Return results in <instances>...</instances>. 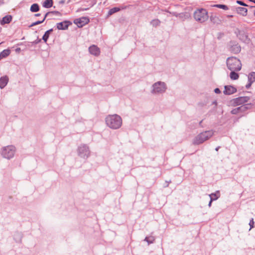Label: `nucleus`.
<instances>
[{
  "label": "nucleus",
  "mask_w": 255,
  "mask_h": 255,
  "mask_svg": "<svg viewBox=\"0 0 255 255\" xmlns=\"http://www.w3.org/2000/svg\"><path fill=\"white\" fill-rule=\"evenodd\" d=\"M90 1L89 6L90 7H92L95 4H96L97 1L96 0H88L87 1V2H89Z\"/></svg>",
  "instance_id": "32"
},
{
  "label": "nucleus",
  "mask_w": 255,
  "mask_h": 255,
  "mask_svg": "<svg viewBox=\"0 0 255 255\" xmlns=\"http://www.w3.org/2000/svg\"><path fill=\"white\" fill-rule=\"evenodd\" d=\"M43 22V20H38V21H36L31 23V25L29 26V27H32V26H34L35 25L41 24V23H42Z\"/></svg>",
  "instance_id": "31"
},
{
  "label": "nucleus",
  "mask_w": 255,
  "mask_h": 255,
  "mask_svg": "<svg viewBox=\"0 0 255 255\" xmlns=\"http://www.w3.org/2000/svg\"><path fill=\"white\" fill-rule=\"evenodd\" d=\"M254 14H255V11H254Z\"/></svg>",
  "instance_id": "53"
},
{
  "label": "nucleus",
  "mask_w": 255,
  "mask_h": 255,
  "mask_svg": "<svg viewBox=\"0 0 255 255\" xmlns=\"http://www.w3.org/2000/svg\"><path fill=\"white\" fill-rule=\"evenodd\" d=\"M172 14V15L176 17H179V13H177L176 12H173L172 13H171Z\"/></svg>",
  "instance_id": "39"
},
{
  "label": "nucleus",
  "mask_w": 255,
  "mask_h": 255,
  "mask_svg": "<svg viewBox=\"0 0 255 255\" xmlns=\"http://www.w3.org/2000/svg\"><path fill=\"white\" fill-rule=\"evenodd\" d=\"M250 1H252L253 2H254L255 3V0H249Z\"/></svg>",
  "instance_id": "49"
},
{
  "label": "nucleus",
  "mask_w": 255,
  "mask_h": 255,
  "mask_svg": "<svg viewBox=\"0 0 255 255\" xmlns=\"http://www.w3.org/2000/svg\"><path fill=\"white\" fill-rule=\"evenodd\" d=\"M250 99V98L248 96L239 97L235 98L233 100V103L235 106H238L240 105H244L247 103Z\"/></svg>",
  "instance_id": "9"
},
{
  "label": "nucleus",
  "mask_w": 255,
  "mask_h": 255,
  "mask_svg": "<svg viewBox=\"0 0 255 255\" xmlns=\"http://www.w3.org/2000/svg\"><path fill=\"white\" fill-rule=\"evenodd\" d=\"M248 83L246 85V87L247 89H249L250 88V87L251 86L252 83H253V81H251V80H248Z\"/></svg>",
  "instance_id": "36"
},
{
  "label": "nucleus",
  "mask_w": 255,
  "mask_h": 255,
  "mask_svg": "<svg viewBox=\"0 0 255 255\" xmlns=\"http://www.w3.org/2000/svg\"><path fill=\"white\" fill-rule=\"evenodd\" d=\"M72 24V22L69 20H64L62 22L57 23L56 24L57 28L59 30H66L68 29L69 25Z\"/></svg>",
  "instance_id": "11"
},
{
  "label": "nucleus",
  "mask_w": 255,
  "mask_h": 255,
  "mask_svg": "<svg viewBox=\"0 0 255 255\" xmlns=\"http://www.w3.org/2000/svg\"><path fill=\"white\" fill-rule=\"evenodd\" d=\"M237 3L239 4L242 6H248V5L247 4H246L244 2H243V1H241V0H237Z\"/></svg>",
  "instance_id": "37"
},
{
  "label": "nucleus",
  "mask_w": 255,
  "mask_h": 255,
  "mask_svg": "<svg viewBox=\"0 0 255 255\" xmlns=\"http://www.w3.org/2000/svg\"><path fill=\"white\" fill-rule=\"evenodd\" d=\"M144 241L147 242L148 244H150L154 242L155 239L153 236L146 237Z\"/></svg>",
  "instance_id": "27"
},
{
  "label": "nucleus",
  "mask_w": 255,
  "mask_h": 255,
  "mask_svg": "<svg viewBox=\"0 0 255 255\" xmlns=\"http://www.w3.org/2000/svg\"><path fill=\"white\" fill-rule=\"evenodd\" d=\"M89 19L87 17H82L74 20V23L77 25L78 27H82L89 22Z\"/></svg>",
  "instance_id": "10"
},
{
  "label": "nucleus",
  "mask_w": 255,
  "mask_h": 255,
  "mask_svg": "<svg viewBox=\"0 0 255 255\" xmlns=\"http://www.w3.org/2000/svg\"><path fill=\"white\" fill-rule=\"evenodd\" d=\"M193 16L196 21L200 23H203L209 18L207 10L203 8H198L195 10Z\"/></svg>",
  "instance_id": "4"
},
{
  "label": "nucleus",
  "mask_w": 255,
  "mask_h": 255,
  "mask_svg": "<svg viewBox=\"0 0 255 255\" xmlns=\"http://www.w3.org/2000/svg\"><path fill=\"white\" fill-rule=\"evenodd\" d=\"M220 146H218L217 147H216V148H215L216 151H218L219 150V149H220Z\"/></svg>",
  "instance_id": "46"
},
{
  "label": "nucleus",
  "mask_w": 255,
  "mask_h": 255,
  "mask_svg": "<svg viewBox=\"0 0 255 255\" xmlns=\"http://www.w3.org/2000/svg\"><path fill=\"white\" fill-rule=\"evenodd\" d=\"M241 47L238 43H234L230 47L231 52L234 54H238L241 52Z\"/></svg>",
  "instance_id": "14"
},
{
  "label": "nucleus",
  "mask_w": 255,
  "mask_h": 255,
  "mask_svg": "<svg viewBox=\"0 0 255 255\" xmlns=\"http://www.w3.org/2000/svg\"><path fill=\"white\" fill-rule=\"evenodd\" d=\"M237 11L238 14L243 16H246L248 13V9L245 7H239L237 8Z\"/></svg>",
  "instance_id": "18"
},
{
  "label": "nucleus",
  "mask_w": 255,
  "mask_h": 255,
  "mask_svg": "<svg viewBox=\"0 0 255 255\" xmlns=\"http://www.w3.org/2000/svg\"><path fill=\"white\" fill-rule=\"evenodd\" d=\"M51 14H55L58 16H61V13L58 11H50Z\"/></svg>",
  "instance_id": "35"
},
{
  "label": "nucleus",
  "mask_w": 255,
  "mask_h": 255,
  "mask_svg": "<svg viewBox=\"0 0 255 255\" xmlns=\"http://www.w3.org/2000/svg\"><path fill=\"white\" fill-rule=\"evenodd\" d=\"M21 49L20 48H17L16 49H15V51L16 52H19L20 51Z\"/></svg>",
  "instance_id": "45"
},
{
  "label": "nucleus",
  "mask_w": 255,
  "mask_h": 255,
  "mask_svg": "<svg viewBox=\"0 0 255 255\" xmlns=\"http://www.w3.org/2000/svg\"><path fill=\"white\" fill-rule=\"evenodd\" d=\"M237 37L242 42L244 43H248L250 41V39L248 37V35L247 33L243 30H240L237 29L235 32Z\"/></svg>",
  "instance_id": "8"
},
{
  "label": "nucleus",
  "mask_w": 255,
  "mask_h": 255,
  "mask_svg": "<svg viewBox=\"0 0 255 255\" xmlns=\"http://www.w3.org/2000/svg\"><path fill=\"white\" fill-rule=\"evenodd\" d=\"M9 79L7 76H4L0 78V88L3 89L8 83Z\"/></svg>",
  "instance_id": "15"
},
{
  "label": "nucleus",
  "mask_w": 255,
  "mask_h": 255,
  "mask_svg": "<svg viewBox=\"0 0 255 255\" xmlns=\"http://www.w3.org/2000/svg\"><path fill=\"white\" fill-rule=\"evenodd\" d=\"M210 20L213 23H218L219 22V17L216 15H211L210 17Z\"/></svg>",
  "instance_id": "26"
},
{
  "label": "nucleus",
  "mask_w": 255,
  "mask_h": 255,
  "mask_svg": "<svg viewBox=\"0 0 255 255\" xmlns=\"http://www.w3.org/2000/svg\"><path fill=\"white\" fill-rule=\"evenodd\" d=\"M150 23L153 26H154V27H156L158 25H159L160 23V21L159 19H153L152 20L151 22H150Z\"/></svg>",
  "instance_id": "29"
},
{
  "label": "nucleus",
  "mask_w": 255,
  "mask_h": 255,
  "mask_svg": "<svg viewBox=\"0 0 255 255\" xmlns=\"http://www.w3.org/2000/svg\"><path fill=\"white\" fill-rule=\"evenodd\" d=\"M53 3V0H45L43 6L45 8H50L52 6Z\"/></svg>",
  "instance_id": "23"
},
{
  "label": "nucleus",
  "mask_w": 255,
  "mask_h": 255,
  "mask_svg": "<svg viewBox=\"0 0 255 255\" xmlns=\"http://www.w3.org/2000/svg\"><path fill=\"white\" fill-rule=\"evenodd\" d=\"M252 106V104H247L243 105L242 106L239 107L240 113L246 112L247 110L251 109Z\"/></svg>",
  "instance_id": "16"
},
{
  "label": "nucleus",
  "mask_w": 255,
  "mask_h": 255,
  "mask_svg": "<svg viewBox=\"0 0 255 255\" xmlns=\"http://www.w3.org/2000/svg\"><path fill=\"white\" fill-rule=\"evenodd\" d=\"M89 51L91 54L95 56H98L101 53L100 48L95 45L90 46L89 47Z\"/></svg>",
  "instance_id": "12"
},
{
  "label": "nucleus",
  "mask_w": 255,
  "mask_h": 255,
  "mask_svg": "<svg viewBox=\"0 0 255 255\" xmlns=\"http://www.w3.org/2000/svg\"><path fill=\"white\" fill-rule=\"evenodd\" d=\"M152 87L153 89L151 91V93L154 94L164 93L167 89L165 83L161 81L154 83Z\"/></svg>",
  "instance_id": "6"
},
{
  "label": "nucleus",
  "mask_w": 255,
  "mask_h": 255,
  "mask_svg": "<svg viewBox=\"0 0 255 255\" xmlns=\"http://www.w3.org/2000/svg\"><path fill=\"white\" fill-rule=\"evenodd\" d=\"M237 92V89L234 86L228 85L225 86L224 93L225 95H230L235 93Z\"/></svg>",
  "instance_id": "13"
},
{
  "label": "nucleus",
  "mask_w": 255,
  "mask_h": 255,
  "mask_svg": "<svg viewBox=\"0 0 255 255\" xmlns=\"http://www.w3.org/2000/svg\"><path fill=\"white\" fill-rule=\"evenodd\" d=\"M228 17H233V15H229L227 16Z\"/></svg>",
  "instance_id": "50"
},
{
  "label": "nucleus",
  "mask_w": 255,
  "mask_h": 255,
  "mask_svg": "<svg viewBox=\"0 0 255 255\" xmlns=\"http://www.w3.org/2000/svg\"><path fill=\"white\" fill-rule=\"evenodd\" d=\"M214 134L212 130H206L198 134L194 139L193 143L194 145H199L210 138Z\"/></svg>",
  "instance_id": "2"
},
{
  "label": "nucleus",
  "mask_w": 255,
  "mask_h": 255,
  "mask_svg": "<svg viewBox=\"0 0 255 255\" xmlns=\"http://www.w3.org/2000/svg\"><path fill=\"white\" fill-rule=\"evenodd\" d=\"M52 31H53V29L51 28V29H50L47 30L45 32V33L44 34V35L42 37V39L44 41V42H45V43L47 42V40L49 38V35H50L51 32Z\"/></svg>",
  "instance_id": "21"
},
{
  "label": "nucleus",
  "mask_w": 255,
  "mask_h": 255,
  "mask_svg": "<svg viewBox=\"0 0 255 255\" xmlns=\"http://www.w3.org/2000/svg\"><path fill=\"white\" fill-rule=\"evenodd\" d=\"M41 15L40 13H37L35 14V16H39Z\"/></svg>",
  "instance_id": "47"
},
{
  "label": "nucleus",
  "mask_w": 255,
  "mask_h": 255,
  "mask_svg": "<svg viewBox=\"0 0 255 255\" xmlns=\"http://www.w3.org/2000/svg\"><path fill=\"white\" fill-rule=\"evenodd\" d=\"M213 201V198H212V197L211 196V199H210V202H209V204H208L209 207H210L211 206L212 202V201Z\"/></svg>",
  "instance_id": "42"
},
{
  "label": "nucleus",
  "mask_w": 255,
  "mask_h": 255,
  "mask_svg": "<svg viewBox=\"0 0 255 255\" xmlns=\"http://www.w3.org/2000/svg\"><path fill=\"white\" fill-rule=\"evenodd\" d=\"M64 3H65L64 0H61L59 1V3H60V4H64Z\"/></svg>",
  "instance_id": "43"
},
{
  "label": "nucleus",
  "mask_w": 255,
  "mask_h": 255,
  "mask_svg": "<svg viewBox=\"0 0 255 255\" xmlns=\"http://www.w3.org/2000/svg\"><path fill=\"white\" fill-rule=\"evenodd\" d=\"M22 44L20 43V44H18V45H21Z\"/></svg>",
  "instance_id": "52"
},
{
  "label": "nucleus",
  "mask_w": 255,
  "mask_h": 255,
  "mask_svg": "<svg viewBox=\"0 0 255 255\" xmlns=\"http://www.w3.org/2000/svg\"><path fill=\"white\" fill-rule=\"evenodd\" d=\"M230 71H231L230 73V78L233 80H236L238 79V78H239V75L237 72H236V70H230Z\"/></svg>",
  "instance_id": "22"
},
{
  "label": "nucleus",
  "mask_w": 255,
  "mask_h": 255,
  "mask_svg": "<svg viewBox=\"0 0 255 255\" xmlns=\"http://www.w3.org/2000/svg\"><path fill=\"white\" fill-rule=\"evenodd\" d=\"M10 54V50L8 49H4L0 53V60L6 58Z\"/></svg>",
  "instance_id": "19"
},
{
  "label": "nucleus",
  "mask_w": 255,
  "mask_h": 255,
  "mask_svg": "<svg viewBox=\"0 0 255 255\" xmlns=\"http://www.w3.org/2000/svg\"><path fill=\"white\" fill-rule=\"evenodd\" d=\"M88 9H89V8H83V9H82V10H83V11H84V10H87Z\"/></svg>",
  "instance_id": "48"
},
{
  "label": "nucleus",
  "mask_w": 255,
  "mask_h": 255,
  "mask_svg": "<svg viewBox=\"0 0 255 255\" xmlns=\"http://www.w3.org/2000/svg\"><path fill=\"white\" fill-rule=\"evenodd\" d=\"M49 14H51L50 11L46 13L43 19L42 20H43V21H44L45 20V19H46V17L47 16V15H49Z\"/></svg>",
  "instance_id": "41"
},
{
  "label": "nucleus",
  "mask_w": 255,
  "mask_h": 255,
  "mask_svg": "<svg viewBox=\"0 0 255 255\" xmlns=\"http://www.w3.org/2000/svg\"><path fill=\"white\" fill-rule=\"evenodd\" d=\"M202 121H201L199 123V125H200V126L201 125V124H202Z\"/></svg>",
  "instance_id": "51"
},
{
  "label": "nucleus",
  "mask_w": 255,
  "mask_h": 255,
  "mask_svg": "<svg viewBox=\"0 0 255 255\" xmlns=\"http://www.w3.org/2000/svg\"><path fill=\"white\" fill-rule=\"evenodd\" d=\"M105 122L107 126L113 129L120 128L123 124L122 118L117 114L107 116L105 118Z\"/></svg>",
  "instance_id": "1"
},
{
  "label": "nucleus",
  "mask_w": 255,
  "mask_h": 255,
  "mask_svg": "<svg viewBox=\"0 0 255 255\" xmlns=\"http://www.w3.org/2000/svg\"><path fill=\"white\" fill-rule=\"evenodd\" d=\"M78 155L81 158L87 159L90 155L89 147L85 144H81L77 149Z\"/></svg>",
  "instance_id": "7"
},
{
  "label": "nucleus",
  "mask_w": 255,
  "mask_h": 255,
  "mask_svg": "<svg viewBox=\"0 0 255 255\" xmlns=\"http://www.w3.org/2000/svg\"><path fill=\"white\" fill-rule=\"evenodd\" d=\"M16 148L12 145L2 147L0 149V154L2 157L10 159L14 157Z\"/></svg>",
  "instance_id": "5"
},
{
  "label": "nucleus",
  "mask_w": 255,
  "mask_h": 255,
  "mask_svg": "<svg viewBox=\"0 0 255 255\" xmlns=\"http://www.w3.org/2000/svg\"><path fill=\"white\" fill-rule=\"evenodd\" d=\"M12 20V16L10 15H7L4 16L2 20L0 21V24L4 25L5 24L9 23Z\"/></svg>",
  "instance_id": "17"
},
{
  "label": "nucleus",
  "mask_w": 255,
  "mask_h": 255,
  "mask_svg": "<svg viewBox=\"0 0 255 255\" xmlns=\"http://www.w3.org/2000/svg\"><path fill=\"white\" fill-rule=\"evenodd\" d=\"M254 224H255V223L254 221V219L252 218V219L250 220V223H249V225L250 226V229H251L254 227Z\"/></svg>",
  "instance_id": "34"
},
{
  "label": "nucleus",
  "mask_w": 255,
  "mask_h": 255,
  "mask_svg": "<svg viewBox=\"0 0 255 255\" xmlns=\"http://www.w3.org/2000/svg\"><path fill=\"white\" fill-rule=\"evenodd\" d=\"M179 18L182 20H184L190 17V14L187 12L179 13Z\"/></svg>",
  "instance_id": "20"
},
{
  "label": "nucleus",
  "mask_w": 255,
  "mask_h": 255,
  "mask_svg": "<svg viewBox=\"0 0 255 255\" xmlns=\"http://www.w3.org/2000/svg\"><path fill=\"white\" fill-rule=\"evenodd\" d=\"M214 92H215V93H216V94H220V93H221V91H220V90L219 88H216V89L214 90Z\"/></svg>",
  "instance_id": "40"
},
{
  "label": "nucleus",
  "mask_w": 255,
  "mask_h": 255,
  "mask_svg": "<svg viewBox=\"0 0 255 255\" xmlns=\"http://www.w3.org/2000/svg\"><path fill=\"white\" fill-rule=\"evenodd\" d=\"M212 6L219 8H222L224 10H228L229 9V7H228V6L226 5H224V4H216L213 5Z\"/></svg>",
  "instance_id": "28"
},
{
  "label": "nucleus",
  "mask_w": 255,
  "mask_h": 255,
  "mask_svg": "<svg viewBox=\"0 0 255 255\" xmlns=\"http://www.w3.org/2000/svg\"><path fill=\"white\" fill-rule=\"evenodd\" d=\"M40 41H41V39H38V40H37L36 41H35L34 42V43H35V44H37V43H38V42H40Z\"/></svg>",
  "instance_id": "44"
},
{
  "label": "nucleus",
  "mask_w": 255,
  "mask_h": 255,
  "mask_svg": "<svg viewBox=\"0 0 255 255\" xmlns=\"http://www.w3.org/2000/svg\"><path fill=\"white\" fill-rule=\"evenodd\" d=\"M239 107H238L237 108L233 109L231 111V113L234 115H236L238 113H240V111H239Z\"/></svg>",
  "instance_id": "33"
},
{
  "label": "nucleus",
  "mask_w": 255,
  "mask_h": 255,
  "mask_svg": "<svg viewBox=\"0 0 255 255\" xmlns=\"http://www.w3.org/2000/svg\"><path fill=\"white\" fill-rule=\"evenodd\" d=\"M227 66L230 70H236L239 71L242 68L241 61L235 57H229L226 61Z\"/></svg>",
  "instance_id": "3"
},
{
  "label": "nucleus",
  "mask_w": 255,
  "mask_h": 255,
  "mask_svg": "<svg viewBox=\"0 0 255 255\" xmlns=\"http://www.w3.org/2000/svg\"><path fill=\"white\" fill-rule=\"evenodd\" d=\"M86 1H88V0H86Z\"/></svg>",
  "instance_id": "54"
},
{
  "label": "nucleus",
  "mask_w": 255,
  "mask_h": 255,
  "mask_svg": "<svg viewBox=\"0 0 255 255\" xmlns=\"http://www.w3.org/2000/svg\"><path fill=\"white\" fill-rule=\"evenodd\" d=\"M248 80L253 81V82L255 81V72H252L249 74Z\"/></svg>",
  "instance_id": "30"
},
{
  "label": "nucleus",
  "mask_w": 255,
  "mask_h": 255,
  "mask_svg": "<svg viewBox=\"0 0 255 255\" xmlns=\"http://www.w3.org/2000/svg\"><path fill=\"white\" fill-rule=\"evenodd\" d=\"M30 10L32 12H37L39 10V6L37 3H33L31 6Z\"/></svg>",
  "instance_id": "24"
},
{
  "label": "nucleus",
  "mask_w": 255,
  "mask_h": 255,
  "mask_svg": "<svg viewBox=\"0 0 255 255\" xmlns=\"http://www.w3.org/2000/svg\"><path fill=\"white\" fill-rule=\"evenodd\" d=\"M120 10H121V9L119 7H113V8L110 9L108 11V16H109L110 15L113 14L114 13L119 11Z\"/></svg>",
  "instance_id": "25"
},
{
  "label": "nucleus",
  "mask_w": 255,
  "mask_h": 255,
  "mask_svg": "<svg viewBox=\"0 0 255 255\" xmlns=\"http://www.w3.org/2000/svg\"><path fill=\"white\" fill-rule=\"evenodd\" d=\"M211 196L213 198V200H216L218 198V197L216 195V194L212 193L210 195V198H211Z\"/></svg>",
  "instance_id": "38"
}]
</instances>
